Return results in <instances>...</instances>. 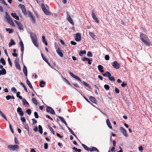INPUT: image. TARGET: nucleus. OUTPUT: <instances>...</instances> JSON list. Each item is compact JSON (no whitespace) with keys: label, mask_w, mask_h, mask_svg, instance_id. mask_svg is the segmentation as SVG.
Listing matches in <instances>:
<instances>
[{"label":"nucleus","mask_w":152,"mask_h":152,"mask_svg":"<svg viewBox=\"0 0 152 152\" xmlns=\"http://www.w3.org/2000/svg\"><path fill=\"white\" fill-rule=\"evenodd\" d=\"M0 61L3 65H6V61L3 58H1Z\"/></svg>","instance_id":"nucleus-35"},{"label":"nucleus","mask_w":152,"mask_h":152,"mask_svg":"<svg viewBox=\"0 0 152 152\" xmlns=\"http://www.w3.org/2000/svg\"><path fill=\"white\" fill-rule=\"evenodd\" d=\"M19 148L18 146V145H9L8 148L10 150L14 151L16 149H18Z\"/></svg>","instance_id":"nucleus-5"},{"label":"nucleus","mask_w":152,"mask_h":152,"mask_svg":"<svg viewBox=\"0 0 152 152\" xmlns=\"http://www.w3.org/2000/svg\"><path fill=\"white\" fill-rule=\"evenodd\" d=\"M0 114L1 116L6 120L7 121V117L1 111H0Z\"/></svg>","instance_id":"nucleus-28"},{"label":"nucleus","mask_w":152,"mask_h":152,"mask_svg":"<svg viewBox=\"0 0 152 152\" xmlns=\"http://www.w3.org/2000/svg\"><path fill=\"white\" fill-rule=\"evenodd\" d=\"M48 128H49V129L50 130V131L54 135H55V133L54 131V130L53 129V128L50 126H48Z\"/></svg>","instance_id":"nucleus-30"},{"label":"nucleus","mask_w":152,"mask_h":152,"mask_svg":"<svg viewBox=\"0 0 152 152\" xmlns=\"http://www.w3.org/2000/svg\"><path fill=\"white\" fill-rule=\"evenodd\" d=\"M110 73V72H109L108 71H107L106 72H105V73H104V74H102L104 76H105V77H108V73Z\"/></svg>","instance_id":"nucleus-48"},{"label":"nucleus","mask_w":152,"mask_h":152,"mask_svg":"<svg viewBox=\"0 0 152 152\" xmlns=\"http://www.w3.org/2000/svg\"><path fill=\"white\" fill-rule=\"evenodd\" d=\"M98 68L99 70L101 72H104V70H103V67L101 65H99L98 66Z\"/></svg>","instance_id":"nucleus-22"},{"label":"nucleus","mask_w":152,"mask_h":152,"mask_svg":"<svg viewBox=\"0 0 152 152\" xmlns=\"http://www.w3.org/2000/svg\"><path fill=\"white\" fill-rule=\"evenodd\" d=\"M22 111V110L21 108L20 107H18L17 108V111L18 112H19L21 111Z\"/></svg>","instance_id":"nucleus-64"},{"label":"nucleus","mask_w":152,"mask_h":152,"mask_svg":"<svg viewBox=\"0 0 152 152\" xmlns=\"http://www.w3.org/2000/svg\"><path fill=\"white\" fill-rule=\"evenodd\" d=\"M92 16L95 22L96 23H98L99 22V21L97 18H96L95 14L93 12H92Z\"/></svg>","instance_id":"nucleus-18"},{"label":"nucleus","mask_w":152,"mask_h":152,"mask_svg":"<svg viewBox=\"0 0 152 152\" xmlns=\"http://www.w3.org/2000/svg\"><path fill=\"white\" fill-rule=\"evenodd\" d=\"M38 127L39 132L40 134H42L43 133V130L42 126L40 125H39Z\"/></svg>","instance_id":"nucleus-34"},{"label":"nucleus","mask_w":152,"mask_h":152,"mask_svg":"<svg viewBox=\"0 0 152 152\" xmlns=\"http://www.w3.org/2000/svg\"><path fill=\"white\" fill-rule=\"evenodd\" d=\"M56 52L60 57H62L63 56V53L62 52L61 50L59 48H58L56 50Z\"/></svg>","instance_id":"nucleus-15"},{"label":"nucleus","mask_w":152,"mask_h":152,"mask_svg":"<svg viewBox=\"0 0 152 152\" xmlns=\"http://www.w3.org/2000/svg\"><path fill=\"white\" fill-rule=\"evenodd\" d=\"M48 143H45L44 144V148L45 149H47L48 148Z\"/></svg>","instance_id":"nucleus-62"},{"label":"nucleus","mask_w":152,"mask_h":152,"mask_svg":"<svg viewBox=\"0 0 152 152\" xmlns=\"http://www.w3.org/2000/svg\"><path fill=\"white\" fill-rule=\"evenodd\" d=\"M28 17L30 18L31 21L33 23L35 22V19L32 13L29 10L27 11Z\"/></svg>","instance_id":"nucleus-3"},{"label":"nucleus","mask_w":152,"mask_h":152,"mask_svg":"<svg viewBox=\"0 0 152 152\" xmlns=\"http://www.w3.org/2000/svg\"><path fill=\"white\" fill-rule=\"evenodd\" d=\"M86 53V51L85 50H81L79 53V54L80 56H82V54H85Z\"/></svg>","instance_id":"nucleus-36"},{"label":"nucleus","mask_w":152,"mask_h":152,"mask_svg":"<svg viewBox=\"0 0 152 152\" xmlns=\"http://www.w3.org/2000/svg\"><path fill=\"white\" fill-rule=\"evenodd\" d=\"M15 45V42L14 40L12 39L10 40V42L9 44V46L10 47L12 45Z\"/></svg>","instance_id":"nucleus-27"},{"label":"nucleus","mask_w":152,"mask_h":152,"mask_svg":"<svg viewBox=\"0 0 152 152\" xmlns=\"http://www.w3.org/2000/svg\"><path fill=\"white\" fill-rule=\"evenodd\" d=\"M32 101L33 103L34 104H35L36 105H37V104H38L37 101L36 99L34 97L33 98H32Z\"/></svg>","instance_id":"nucleus-31"},{"label":"nucleus","mask_w":152,"mask_h":152,"mask_svg":"<svg viewBox=\"0 0 152 152\" xmlns=\"http://www.w3.org/2000/svg\"><path fill=\"white\" fill-rule=\"evenodd\" d=\"M58 117L60 119V120L62 122H63V123H64V124H65V125L66 126H67V125H67V123H66V122L64 120V118L63 117H62L60 116H58Z\"/></svg>","instance_id":"nucleus-23"},{"label":"nucleus","mask_w":152,"mask_h":152,"mask_svg":"<svg viewBox=\"0 0 152 152\" xmlns=\"http://www.w3.org/2000/svg\"><path fill=\"white\" fill-rule=\"evenodd\" d=\"M34 115L36 118H39V115H38V113H37V112H34Z\"/></svg>","instance_id":"nucleus-50"},{"label":"nucleus","mask_w":152,"mask_h":152,"mask_svg":"<svg viewBox=\"0 0 152 152\" xmlns=\"http://www.w3.org/2000/svg\"><path fill=\"white\" fill-rule=\"evenodd\" d=\"M87 55L88 57H91L92 56V54L91 52H88L87 53Z\"/></svg>","instance_id":"nucleus-47"},{"label":"nucleus","mask_w":152,"mask_h":152,"mask_svg":"<svg viewBox=\"0 0 152 152\" xmlns=\"http://www.w3.org/2000/svg\"><path fill=\"white\" fill-rule=\"evenodd\" d=\"M140 37L142 42L146 45L149 46L151 45V42L146 35L141 33Z\"/></svg>","instance_id":"nucleus-1"},{"label":"nucleus","mask_w":152,"mask_h":152,"mask_svg":"<svg viewBox=\"0 0 152 152\" xmlns=\"http://www.w3.org/2000/svg\"><path fill=\"white\" fill-rule=\"evenodd\" d=\"M41 7L45 15H50V13L46 9L43 4H42Z\"/></svg>","instance_id":"nucleus-4"},{"label":"nucleus","mask_w":152,"mask_h":152,"mask_svg":"<svg viewBox=\"0 0 152 152\" xmlns=\"http://www.w3.org/2000/svg\"><path fill=\"white\" fill-rule=\"evenodd\" d=\"M9 126H10V129L11 132L13 133H14L13 130V129L12 128V126L11 124H9Z\"/></svg>","instance_id":"nucleus-60"},{"label":"nucleus","mask_w":152,"mask_h":152,"mask_svg":"<svg viewBox=\"0 0 152 152\" xmlns=\"http://www.w3.org/2000/svg\"><path fill=\"white\" fill-rule=\"evenodd\" d=\"M26 112L28 115H30L31 113V110L30 109H28L26 111Z\"/></svg>","instance_id":"nucleus-51"},{"label":"nucleus","mask_w":152,"mask_h":152,"mask_svg":"<svg viewBox=\"0 0 152 152\" xmlns=\"http://www.w3.org/2000/svg\"><path fill=\"white\" fill-rule=\"evenodd\" d=\"M32 123L33 124H35L37 123V121L35 119H32Z\"/></svg>","instance_id":"nucleus-53"},{"label":"nucleus","mask_w":152,"mask_h":152,"mask_svg":"<svg viewBox=\"0 0 152 152\" xmlns=\"http://www.w3.org/2000/svg\"><path fill=\"white\" fill-rule=\"evenodd\" d=\"M22 11L25 15H26L27 14V12L26 11L25 7L23 8V9L22 10Z\"/></svg>","instance_id":"nucleus-38"},{"label":"nucleus","mask_w":152,"mask_h":152,"mask_svg":"<svg viewBox=\"0 0 152 152\" xmlns=\"http://www.w3.org/2000/svg\"><path fill=\"white\" fill-rule=\"evenodd\" d=\"M17 25L19 27V28H22L23 26L20 22H19Z\"/></svg>","instance_id":"nucleus-40"},{"label":"nucleus","mask_w":152,"mask_h":152,"mask_svg":"<svg viewBox=\"0 0 152 152\" xmlns=\"http://www.w3.org/2000/svg\"><path fill=\"white\" fill-rule=\"evenodd\" d=\"M45 84V83L43 81H41L39 83V86L40 87H43L44 86V85Z\"/></svg>","instance_id":"nucleus-33"},{"label":"nucleus","mask_w":152,"mask_h":152,"mask_svg":"<svg viewBox=\"0 0 152 152\" xmlns=\"http://www.w3.org/2000/svg\"><path fill=\"white\" fill-rule=\"evenodd\" d=\"M11 15L14 18L17 20H18L19 19V18L18 16L15 13H11Z\"/></svg>","instance_id":"nucleus-19"},{"label":"nucleus","mask_w":152,"mask_h":152,"mask_svg":"<svg viewBox=\"0 0 152 152\" xmlns=\"http://www.w3.org/2000/svg\"><path fill=\"white\" fill-rule=\"evenodd\" d=\"M43 59L49 65H50V63H49L48 61L47 60V59L45 58L44 57H43Z\"/></svg>","instance_id":"nucleus-55"},{"label":"nucleus","mask_w":152,"mask_h":152,"mask_svg":"<svg viewBox=\"0 0 152 152\" xmlns=\"http://www.w3.org/2000/svg\"><path fill=\"white\" fill-rule=\"evenodd\" d=\"M31 37L32 42L36 47H38L39 45L37 43L36 35L35 34L32 33H30Z\"/></svg>","instance_id":"nucleus-2"},{"label":"nucleus","mask_w":152,"mask_h":152,"mask_svg":"<svg viewBox=\"0 0 152 152\" xmlns=\"http://www.w3.org/2000/svg\"><path fill=\"white\" fill-rule=\"evenodd\" d=\"M112 65L114 68L118 69L120 68V64H118L117 61H115L113 62Z\"/></svg>","instance_id":"nucleus-7"},{"label":"nucleus","mask_w":152,"mask_h":152,"mask_svg":"<svg viewBox=\"0 0 152 152\" xmlns=\"http://www.w3.org/2000/svg\"><path fill=\"white\" fill-rule=\"evenodd\" d=\"M20 120L23 123H25L26 121V120L24 117H21Z\"/></svg>","instance_id":"nucleus-44"},{"label":"nucleus","mask_w":152,"mask_h":152,"mask_svg":"<svg viewBox=\"0 0 152 152\" xmlns=\"http://www.w3.org/2000/svg\"><path fill=\"white\" fill-rule=\"evenodd\" d=\"M0 69H2L1 70L0 69V76L1 75H4L6 73V70L3 68V66L1 65H0Z\"/></svg>","instance_id":"nucleus-10"},{"label":"nucleus","mask_w":152,"mask_h":152,"mask_svg":"<svg viewBox=\"0 0 152 152\" xmlns=\"http://www.w3.org/2000/svg\"><path fill=\"white\" fill-rule=\"evenodd\" d=\"M6 99L7 100H9V99H11V96L10 95H8L6 96Z\"/></svg>","instance_id":"nucleus-54"},{"label":"nucleus","mask_w":152,"mask_h":152,"mask_svg":"<svg viewBox=\"0 0 152 152\" xmlns=\"http://www.w3.org/2000/svg\"><path fill=\"white\" fill-rule=\"evenodd\" d=\"M19 59L18 58H16L15 61V64H19Z\"/></svg>","instance_id":"nucleus-42"},{"label":"nucleus","mask_w":152,"mask_h":152,"mask_svg":"<svg viewBox=\"0 0 152 152\" xmlns=\"http://www.w3.org/2000/svg\"><path fill=\"white\" fill-rule=\"evenodd\" d=\"M18 113H19V115L21 116H23L24 115V113L22 111Z\"/></svg>","instance_id":"nucleus-63"},{"label":"nucleus","mask_w":152,"mask_h":152,"mask_svg":"<svg viewBox=\"0 0 152 152\" xmlns=\"http://www.w3.org/2000/svg\"><path fill=\"white\" fill-rule=\"evenodd\" d=\"M108 77L110 80L114 82L115 81V79L113 76H111V74L110 73H108Z\"/></svg>","instance_id":"nucleus-12"},{"label":"nucleus","mask_w":152,"mask_h":152,"mask_svg":"<svg viewBox=\"0 0 152 152\" xmlns=\"http://www.w3.org/2000/svg\"><path fill=\"white\" fill-rule=\"evenodd\" d=\"M46 111L52 114H55V112L54 110L51 107L49 106L46 107Z\"/></svg>","instance_id":"nucleus-6"},{"label":"nucleus","mask_w":152,"mask_h":152,"mask_svg":"<svg viewBox=\"0 0 152 152\" xmlns=\"http://www.w3.org/2000/svg\"><path fill=\"white\" fill-rule=\"evenodd\" d=\"M89 151L91 152L92 151H97L99 152V150L96 147H91L90 148H89Z\"/></svg>","instance_id":"nucleus-17"},{"label":"nucleus","mask_w":152,"mask_h":152,"mask_svg":"<svg viewBox=\"0 0 152 152\" xmlns=\"http://www.w3.org/2000/svg\"><path fill=\"white\" fill-rule=\"evenodd\" d=\"M106 123L108 127L110 129L112 128V126L111 125V123L109 120V119H107L106 120Z\"/></svg>","instance_id":"nucleus-24"},{"label":"nucleus","mask_w":152,"mask_h":152,"mask_svg":"<svg viewBox=\"0 0 152 152\" xmlns=\"http://www.w3.org/2000/svg\"><path fill=\"white\" fill-rule=\"evenodd\" d=\"M8 62L9 65H10V66L12 67V64L11 61V60L9 57L8 58Z\"/></svg>","instance_id":"nucleus-43"},{"label":"nucleus","mask_w":152,"mask_h":152,"mask_svg":"<svg viewBox=\"0 0 152 152\" xmlns=\"http://www.w3.org/2000/svg\"><path fill=\"white\" fill-rule=\"evenodd\" d=\"M26 83H27V84L28 85V86L29 87V88H30L31 89H32L34 91V93L36 94V93L35 91L33 86H32L31 84V83L30 82V81H29V80L28 79L27 77H26Z\"/></svg>","instance_id":"nucleus-14"},{"label":"nucleus","mask_w":152,"mask_h":152,"mask_svg":"<svg viewBox=\"0 0 152 152\" xmlns=\"http://www.w3.org/2000/svg\"><path fill=\"white\" fill-rule=\"evenodd\" d=\"M89 34L91 37L94 39L96 38V36L94 34V33L92 32H89Z\"/></svg>","instance_id":"nucleus-26"},{"label":"nucleus","mask_w":152,"mask_h":152,"mask_svg":"<svg viewBox=\"0 0 152 152\" xmlns=\"http://www.w3.org/2000/svg\"><path fill=\"white\" fill-rule=\"evenodd\" d=\"M121 23L124 26L126 25V23L124 22L123 20H121Z\"/></svg>","instance_id":"nucleus-57"},{"label":"nucleus","mask_w":152,"mask_h":152,"mask_svg":"<svg viewBox=\"0 0 152 152\" xmlns=\"http://www.w3.org/2000/svg\"><path fill=\"white\" fill-rule=\"evenodd\" d=\"M90 100L93 103L96 104L97 103V101L96 99L93 96H90L89 97Z\"/></svg>","instance_id":"nucleus-16"},{"label":"nucleus","mask_w":152,"mask_h":152,"mask_svg":"<svg viewBox=\"0 0 152 152\" xmlns=\"http://www.w3.org/2000/svg\"><path fill=\"white\" fill-rule=\"evenodd\" d=\"M82 145L85 149L89 151V148H88L86 145L83 144H82Z\"/></svg>","instance_id":"nucleus-37"},{"label":"nucleus","mask_w":152,"mask_h":152,"mask_svg":"<svg viewBox=\"0 0 152 152\" xmlns=\"http://www.w3.org/2000/svg\"><path fill=\"white\" fill-rule=\"evenodd\" d=\"M82 83L85 86L88 87L90 89H91V86L89 85L87 83L84 81H83L82 82Z\"/></svg>","instance_id":"nucleus-20"},{"label":"nucleus","mask_w":152,"mask_h":152,"mask_svg":"<svg viewBox=\"0 0 152 152\" xmlns=\"http://www.w3.org/2000/svg\"><path fill=\"white\" fill-rule=\"evenodd\" d=\"M69 73L70 75L73 77L75 79L79 81L80 82H81V80L80 79V78L76 75H75L74 74L71 72L70 71H69Z\"/></svg>","instance_id":"nucleus-8"},{"label":"nucleus","mask_w":152,"mask_h":152,"mask_svg":"<svg viewBox=\"0 0 152 152\" xmlns=\"http://www.w3.org/2000/svg\"><path fill=\"white\" fill-rule=\"evenodd\" d=\"M69 73L70 75L73 77L75 79L79 81L80 82H81V80L80 79V78L76 75H75L74 74L71 72L70 71H69Z\"/></svg>","instance_id":"nucleus-9"},{"label":"nucleus","mask_w":152,"mask_h":152,"mask_svg":"<svg viewBox=\"0 0 152 152\" xmlns=\"http://www.w3.org/2000/svg\"><path fill=\"white\" fill-rule=\"evenodd\" d=\"M120 129L121 132H122L123 134L126 136L127 137L128 136L127 134H126V130L123 127H120Z\"/></svg>","instance_id":"nucleus-13"},{"label":"nucleus","mask_w":152,"mask_h":152,"mask_svg":"<svg viewBox=\"0 0 152 152\" xmlns=\"http://www.w3.org/2000/svg\"><path fill=\"white\" fill-rule=\"evenodd\" d=\"M18 7L20 8L22 10L23 9V8L25 7V6L22 4H20L18 5Z\"/></svg>","instance_id":"nucleus-49"},{"label":"nucleus","mask_w":152,"mask_h":152,"mask_svg":"<svg viewBox=\"0 0 152 152\" xmlns=\"http://www.w3.org/2000/svg\"><path fill=\"white\" fill-rule=\"evenodd\" d=\"M23 71L25 75L26 76V77H27V68L25 66H23Z\"/></svg>","instance_id":"nucleus-21"},{"label":"nucleus","mask_w":152,"mask_h":152,"mask_svg":"<svg viewBox=\"0 0 152 152\" xmlns=\"http://www.w3.org/2000/svg\"><path fill=\"white\" fill-rule=\"evenodd\" d=\"M6 14V19H7V21L10 20V19H11L10 18V15H9L8 13L7 12H6L5 13Z\"/></svg>","instance_id":"nucleus-32"},{"label":"nucleus","mask_w":152,"mask_h":152,"mask_svg":"<svg viewBox=\"0 0 152 152\" xmlns=\"http://www.w3.org/2000/svg\"><path fill=\"white\" fill-rule=\"evenodd\" d=\"M105 59L106 60L108 61L109 60L110 57L108 55H106L105 56Z\"/></svg>","instance_id":"nucleus-52"},{"label":"nucleus","mask_w":152,"mask_h":152,"mask_svg":"<svg viewBox=\"0 0 152 152\" xmlns=\"http://www.w3.org/2000/svg\"><path fill=\"white\" fill-rule=\"evenodd\" d=\"M81 39V34L80 33H77L76 34L75 39L77 41H79Z\"/></svg>","instance_id":"nucleus-11"},{"label":"nucleus","mask_w":152,"mask_h":152,"mask_svg":"<svg viewBox=\"0 0 152 152\" xmlns=\"http://www.w3.org/2000/svg\"><path fill=\"white\" fill-rule=\"evenodd\" d=\"M16 68L19 70H20L21 68L19 64H15Z\"/></svg>","instance_id":"nucleus-41"},{"label":"nucleus","mask_w":152,"mask_h":152,"mask_svg":"<svg viewBox=\"0 0 152 152\" xmlns=\"http://www.w3.org/2000/svg\"><path fill=\"white\" fill-rule=\"evenodd\" d=\"M126 85H127L126 83L124 82H123V83L121 84V86H122L123 87H124L125 86H126Z\"/></svg>","instance_id":"nucleus-56"},{"label":"nucleus","mask_w":152,"mask_h":152,"mask_svg":"<svg viewBox=\"0 0 152 152\" xmlns=\"http://www.w3.org/2000/svg\"><path fill=\"white\" fill-rule=\"evenodd\" d=\"M104 88L107 90H108L110 88V86L107 84H105L104 86Z\"/></svg>","instance_id":"nucleus-39"},{"label":"nucleus","mask_w":152,"mask_h":152,"mask_svg":"<svg viewBox=\"0 0 152 152\" xmlns=\"http://www.w3.org/2000/svg\"><path fill=\"white\" fill-rule=\"evenodd\" d=\"M14 141L15 143L16 144H19V143L18 142V140L17 138L16 137H15Z\"/></svg>","instance_id":"nucleus-58"},{"label":"nucleus","mask_w":152,"mask_h":152,"mask_svg":"<svg viewBox=\"0 0 152 152\" xmlns=\"http://www.w3.org/2000/svg\"><path fill=\"white\" fill-rule=\"evenodd\" d=\"M115 92L117 94H119L120 92L119 90L116 88H115Z\"/></svg>","instance_id":"nucleus-61"},{"label":"nucleus","mask_w":152,"mask_h":152,"mask_svg":"<svg viewBox=\"0 0 152 152\" xmlns=\"http://www.w3.org/2000/svg\"><path fill=\"white\" fill-rule=\"evenodd\" d=\"M11 90L12 91L14 92L15 93L17 92V90L14 87L12 88Z\"/></svg>","instance_id":"nucleus-59"},{"label":"nucleus","mask_w":152,"mask_h":152,"mask_svg":"<svg viewBox=\"0 0 152 152\" xmlns=\"http://www.w3.org/2000/svg\"><path fill=\"white\" fill-rule=\"evenodd\" d=\"M68 20L69 22L71 24H73V20H72V18H71V16L69 15H68Z\"/></svg>","instance_id":"nucleus-29"},{"label":"nucleus","mask_w":152,"mask_h":152,"mask_svg":"<svg viewBox=\"0 0 152 152\" xmlns=\"http://www.w3.org/2000/svg\"><path fill=\"white\" fill-rule=\"evenodd\" d=\"M8 23H9L12 26L14 27L15 26V24L12 21V20L11 19L10 20L7 21Z\"/></svg>","instance_id":"nucleus-25"},{"label":"nucleus","mask_w":152,"mask_h":152,"mask_svg":"<svg viewBox=\"0 0 152 152\" xmlns=\"http://www.w3.org/2000/svg\"><path fill=\"white\" fill-rule=\"evenodd\" d=\"M22 101L23 105H25V104H26V103H28V102L26 101L25 98H23V99H22Z\"/></svg>","instance_id":"nucleus-45"},{"label":"nucleus","mask_w":152,"mask_h":152,"mask_svg":"<svg viewBox=\"0 0 152 152\" xmlns=\"http://www.w3.org/2000/svg\"><path fill=\"white\" fill-rule=\"evenodd\" d=\"M7 31H9V33L10 34L13 32V29H6Z\"/></svg>","instance_id":"nucleus-46"}]
</instances>
